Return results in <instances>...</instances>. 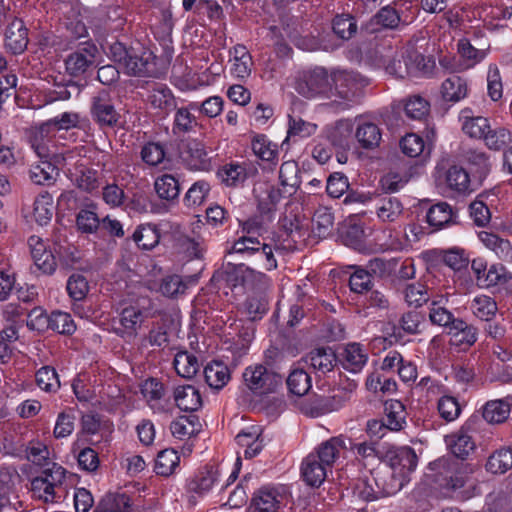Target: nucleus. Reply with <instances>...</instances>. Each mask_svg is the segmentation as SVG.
Returning <instances> with one entry per match:
<instances>
[{
  "instance_id": "f257e3e1",
  "label": "nucleus",
  "mask_w": 512,
  "mask_h": 512,
  "mask_svg": "<svg viewBox=\"0 0 512 512\" xmlns=\"http://www.w3.org/2000/svg\"><path fill=\"white\" fill-rule=\"evenodd\" d=\"M438 469L447 473L440 484L448 497L465 500L473 495L476 480L473 477L475 467L469 463L455 461L451 458H440L433 463Z\"/></svg>"
},
{
  "instance_id": "f03ea898",
  "label": "nucleus",
  "mask_w": 512,
  "mask_h": 512,
  "mask_svg": "<svg viewBox=\"0 0 512 512\" xmlns=\"http://www.w3.org/2000/svg\"><path fill=\"white\" fill-rule=\"evenodd\" d=\"M387 462L392 471L393 483L387 488L388 494L402 489L408 476L417 466V455L411 447H399L387 453Z\"/></svg>"
},
{
  "instance_id": "7ed1b4c3",
  "label": "nucleus",
  "mask_w": 512,
  "mask_h": 512,
  "mask_svg": "<svg viewBox=\"0 0 512 512\" xmlns=\"http://www.w3.org/2000/svg\"><path fill=\"white\" fill-rule=\"evenodd\" d=\"M244 384L255 396L276 393L282 388L281 375L262 364L248 366L243 373Z\"/></svg>"
},
{
  "instance_id": "20e7f679",
  "label": "nucleus",
  "mask_w": 512,
  "mask_h": 512,
  "mask_svg": "<svg viewBox=\"0 0 512 512\" xmlns=\"http://www.w3.org/2000/svg\"><path fill=\"white\" fill-rule=\"evenodd\" d=\"M179 159L189 170L209 171L211 169V157L206 145L195 138H190L180 143Z\"/></svg>"
},
{
  "instance_id": "39448f33",
  "label": "nucleus",
  "mask_w": 512,
  "mask_h": 512,
  "mask_svg": "<svg viewBox=\"0 0 512 512\" xmlns=\"http://www.w3.org/2000/svg\"><path fill=\"white\" fill-rule=\"evenodd\" d=\"M332 92L329 95H335L341 99L351 101L368 85V79L359 73L347 70H336L331 75Z\"/></svg>"
},
{
  "instance_id": "423d86ee",
  "label": "nucleus",
  "mask_w": 512,
  "mask_h": 512,
  "mask_svg": "<svg viewBox=\"0 0 512 512\" xmlns=\"http://www.w3.org/2000/svg\"><path fill=\"white\" fill-rule=\"evenodd\" d=\"M295 89L307 98L319 94L329 95V92H332L327 71L323 68L302 72L296 80Z\"/></svg>"
},
{
  "instance_id": "0eeeda50",
  "label": "nucleus",
  "mask_w": 512,
  "mask_h": 512,
  "mask_svg": "<svg viewBox=\"0 0 512 512\" xmlns=\"http://www.w3.org/2000/svg\"><path fill=\"white\" fill-rule=\"evenodd\" d=\"M97 53L98 49L95 44L82 43L66 57V71L71 76L84 74L95 63Z\"/></svg>"
},
{
  "instance_id": "6e6552de",
  "label": "nucleus",
  "mask_w": 512,
  "mask_h": 512,
  "mask_svg": "<svg viewBox=\"0 0 512 512\" xmlns=\"http://www.w3.org/2000/svg\"><path fill=\"white\" fill-rule=\"evenodd\" d=\"M91 114L93 119L102 127L115 126L120 118L110 94L102 90L92 98Z\"/></svg>"
},
{
  "instance_id": "1a4fd4ad",
  "label": "nucleus",
  "mask_w": 512,
  "mask_h": 512,
  "mask_svg": "<svg viewBox=\"0 0 512 512\" xmlns=\"http://www.w3.org/2000/svg\"><path fill=\"white\" fill-rule=\"evenodd\" d=\"M425 68V57L416 52L410 51L401 58H394L386 65V72L396 78H405L414 75Z\"/></svg>"
},
{
  "instance_id": "9d476101",
  "label": "nucleus",
  "mask_w": 512,
  "mask_h": 512,
  "mask_svg": "<svg viewBox=\"0 0 512 512\" xmlns=\"http://www.w3.org/2000/svg\"><path fill=\"white\" fill-rule=\"evenodd\" d=\"M287 498L284 488L264 486L254 494L252 505L258 512H277Z\"/></svg>"
},
{
  "instance_id": "9b49d317",
  "label": "nucleus",
  "mask_w": 512,
  "mask_h": 512,
  "mask_svg": "<svg viewBox=\"0 0 512 512\" xmlns=\"http://www.w3.org/2000/svg\"><path fill=\"white\" fill-rule=\"evenodd\" d=\"M121 69L132 76H151L155 72V57L150 51L133 49Z\"/></svg>"
},
{
  "instance_id": "f8f14e48",
  "label": "nucleus",
  "mask_w": 512,
  "mask_h": 512,
  "mask_svg": "<svg viewBox=\"0 0 512 512\" xmlns=\"http://www.w3.org/2000/svg\"><path fill=\"white\" fill-rule=\"evenodd\" d=\"M448 334L450 335V344L462 350L473 346L478 338L477 328L460 318L453 322Z\"/></svg>"
},
{
  "instance_id": "ddd939ff",
  "label": "nucleus",
  "mask_w": 512,
  "mask_h": 512,
  "mask_svg": "<svg viewBox=\"0 0 512 512\" xmlns=\"http://www.w3.org/2000/svg\"><path fill=\"white\" fill-rule=\"evenodd\" d=\"M368 361V352L359 343H348L340 353L343 368L352 373L360 372Z\"/></svg>"
},
{
  "instance_id": "4468645a",
  "label": "nucleus",
  "mask_w": 512,
  "mask_h": 512,
  "mask_svg": "<svg viewBox=\"0 0 512 512\" xmlns=\"http://www.w3.org/2000/svg\"><path fill=\"white\" fill-rule=\"evenodd\" d=\"M145 320L143 309L136 305H129L122 309L119 315L121 327L118 333L121 336L135 337Z\"/></svg>"
},
{
  "instance_id": "2eb2a0df",
  "label": "nucleus",
  "mask_w": 512,
  "mask_h": 512,
  "mask_svg": "<svg viewBox=\"0 0 512 512\" xmlns=\"http://www.w3.org/2000/svg\"><path fill=\"white\" fill-rule=\"evenodd\" d=\"M56 131L50 120L40 124L32 130L30 136L31 147L41 159L50 157L49 142L54 137Z\"/></svg>"
},
{
  "instance_id": "dca6fc26",
  "label": "nucleus",
  "mask_w": 512,
  "mask_h": 512,
  "mask_svg": "<svg viewBox=\"0 0 512 512\" xmlns=\"http://www.w3.org/2000/svg\"><path fill=\"white\" fill-rule=\"evenodd\" d=\"M459 119L462 122V131L472 139L482 140L490 127L488 118L475 116L470 108L461 110Z\"/></svg>"
},
{
  "instance_id": "f3484780",
  "label": "nucleus",
  "mask_w": 512,
  "mask_h": 512,
  "mask_svg": "<svg viewBox=\"0 0 512 512\" xmlns=\"http://www.w3.org/2000/svg\"><path fill=\"white\" fill-rule=\"evenodd\" d=\"M331 467L324 465L321 460L311 453L303 460L301 473L304 481L313 487H319L327 477V472Z\"/></svg>"
},
{
  "instance_id": "a211bd4d",
  "label": "nucleus",
  "mask_w": 512,
  "mask_h": 512,
  "mask_svg": "<svg viewBox=\"0 0 512 512\" xmlns=\"http://www.w3.org/2000/svg\"><path fill=\"white\" fill-rule=\"evenodd\" d=\"M5 45L14 54L22 53L28 45V31L24 22L14 19L6 30Z\"/></svg>"
},
{
  "instance_id": "6ab92c4d",
  "label": "nucleus",
  "mask_w": 512,
  "mask_h": 512,
  "mask_svg": "<svg viewBox=\"0 0 512 512\" xmlns=\"http://www.w3.org/2000/svg\"><path fill=\"white\" fill-rule=\"evenodd\" d=\"M479 240L489 250H491L499 259L512 262V244L506 238L500 237L498 234L481 231L478 234Z\"/></svg>"
},
{
  "instance_id": "aec40b11",
  "label": "nucleus",
  "mask_w": 512,
  "mask_h": 512,
  "mask_svg": "<svg viewBox=\"0 0 512 512\" xmlns=\"http://www.w3.org/2000/svg\"><path fill=\"white\" fill-rule=\"evenodd\" d=\"M445 443L457 458L465 459L475 449V442L463 427L445 436Z\"/></svg>"
},
{
  "instance_id": "412c9836",
  "label": "nucleus",
  "mask_w": 512,
  "mask_h": 512,
  "mask_svg": "<svg viewBox=\"0 0 512 512\" xmlns=\"http://www.w3.org/2000/svg\"><path fill=\"white\" fill-rule=\"evenodd\" d=\"M345 448L344 437L336 436L322 442L311 454L316 456L317 460H321L324 465L332 467Z\"/></svg>"
},
{
  "instance_id": "4be33fe9",
  "label": "nucleus",
  "mask_w": 512,
  "mask_h": 512,
  "mask_svg": "<svg viewBox=\"0 0 512 512\" xmlns=\"http://www.w3.org/2000/svg\"><path fill=\"white\" fill-rule=\"evenodd\" d=\"M303 360L315 371L325 374L333 369L336 363V355L332 348L320 347L312 350Z\"/></svg>"
},
{
  "instance_id": "5701e85b",
  "label": "nucleus",
  "mask_w": 512,
  "mask_h": 512,
  "mask_svg": "<svg viewBox=\"0 0 512 512\" xmlns=\"http://www.w3.org/2000/svg\"><path fill=\"white\" fill-rule=\"evenodd\" d=\"M48 159L49 158H40L39 162L30 166L29 178L34 184L50 186L56 181V178L59 175L58 169L56 168V165Z\"/></svg>"
},
{
  "instance_id": "b1692460",
  "label": "nucleus",
  "mask_w": 512,
  "mask_h": 512,
  "mask_svg": "<svg viewBox=\"0 0 512 512\" xmlns=\"http://www.w3.org/2000/svg\"><path fill=\"white\" fill-rule=\"evenodd\" d=\"M174 400L183 411H196L202 406L199 391L192 385L178 386L174 390Z\"/></svg>"
},
{
  "instance_id": "393cba45",
  "label": "nucleus",
  "mask_w": 512,
  "mask_h": 512,
  "mask_svg": "<svg viewBox=\"0 0 512 512\" xmlns=\"http://www.w3.org/2000/svg\"><path fill=\"white\" fill-rule=\"evenodd\" d=\"M384 413L383 421L386 422L390 431H400L406 425L405 406L401 401L395 399L387 400L384 403Z\"/></svg>"
},
{
  "instance_id": "a878e982",
  "label": "nucleus",
  "mask_w": 512,
  "mask_h": 512,
  "mask_svg": "<svg viewBox=\"0 0 512 512\" xmlns=\"http://www.w3.org/2000/svg\"><path fill=\"white\" fill-rule=\"evenodd\" d=\"M426 218L430 226L439 230L454 223L456 214L448 203L439 202L429 208Z\"/></svg>"
},
{
  "instance_id": "bb28decb",
  "label": "nucleus",
  "mask_w": 512,
  "mask_h": 512,
  "mask_svg": "<svg viewBox=\"0 0 512 512\" xmlns=\"http://www.w3.org/2000/svg\"><path fill=\"white\" fill-rule=\"evenodd\" d=\"M350 399V393L339 390L333 396L327 398H318L310 410L312 417H317L342 408Z\"/></svg>"
},
{
  "instance_id": "cd10ccee",
  "label": "nucleus",
  "mask_w": 512,
  "mask_h": 512,
  "mask_svg": "<svg viewBox=\"0 0 512 512\" xmlns=\"http://www.w3.org/2000/svg\"><path fill=\"white\" fill-rule=\"evenodd\" d=\"M148 102L154 109L164 113H168L176 107V101L171 90L163 84H156L150 90Z\"/></svg>"
},
{
  "instance_id": "c85d7f7f",
  "label": "nucleus",
  "mask_w": 512,
  "mask_h": 512,
  "mask_svg": "<svg viewBox=\"0 0 512 512\" xmlns=\"http://www.w3.org/2000/svg\"><path fill=\"white\" fill-rule=\"evenodd\" d=\"M206 383L213 389H222L230 380V371L227 365L220 361H213L204 368Z\"/></svg>"
},
{
  "instance_id": "c756f323",
  "label": "nucleus",
  "mask_w": 512,
  "mask_h": 512,
  "mask_svg": "<svg viewBox=\"0 0 512 512\" xmlns=\"http://www.w3.org/2000/svg\"><path fill=\"white\" fill-rule=\"evenodd\" d=\"M220 471L215 467H206L199 471L193 479L190 480L188 487L189 490L197 494L207 493L212 489L218 477Z\"/></svg>"
},
{
  "instance_id": "7c9ffc66",
  "label": "nucleus",
  "mask_w": 512,
  "mask_h": 512,
  "mask_svg": "<svg viewBox=\"0 0 512 512\" xmlns=\"http://www.w3.org/2000/svg\"><path fill=\"white\" fill-rule=\"evenodd\" d=\"M441 93L445 101L458 102L467 96V83L460 76L451 75L442 83Z\"/></svg>"
},
{
  "instance_id": "2f4dec72",
  "label": "nucleus",
  "mask_w": 512,
  "mask_h": 512,
  "mask_svg": "<svg viewBox=\"0 0 512 512\" xmlns=\"http://www.w3.org/2000/svg\"><path fill=\"white\" fill-rule=\"evenodd\" d=\"M233 56V65L231 72L238 78H246L251 73L252 68V57L244 45H236L231 51Z\"/></svg>"
},
{
  "instance_id": "473e14b6",
  "label": "nucleus",
  "mask_w": 512,
  "mask_h": 512,
  "mask_svg": "<svg viewBox=\"0 0 512 512\" xmlns=\"http://www.w3.org/2000/svg\"><path fill=\"white\" fill-rule=\"evenodd\" d=\"M140 390L142 396L144 397L150 408H152L155 411L162 410L160 401L165 395V388L164 385L158 379H146L141 384Z\"/></svg>"
},
{
  "instance_id": "72a5a7b5",
  "label": "nucleus",
  "mask_w": 512,
  "mask_h": 512,
  "mask_svg": "<svg viewBox=\"0 0 512 512\" xmlns=\"http://www.w3.org/2000/svg\"><path fill=\"white\" fill-rule=\"evenodd\" d=\"M511 411L509 402L503 399L488 401L483 407V418L491 424L505 422Z\"/></svg>"
},
{
  "instance_id": "f704fd0d",
  "label": "nucleus",
  "mask_w": 512,
  "mask_h": 512,
  "mask_svg": "<svg viewBox=\"0 0 512 512\" xmlns=\"http://www.w3.org/2000/svg\"><path fill=\"white\" fill-rule=\"evenodd\" d=\"M170 430L175 438L184 440L200 431V423L194 415L181 416L171 423Z\"/></svg>"
},
{
  "instance_id": "c9c22d12",
  "label": "nucleus",
  "mask_w": 512,
  "mask_h": 512,
  "mask_svg": "<svg viewBox=\"0 0 512 512\" xmlns=\"http://www.w3.org/2000/svg\"><path fill=\"white\" fill-rule=\"evenodd\" d=\"M400 148L403 154L411 158L428 156L431 151L430 145L425 144L423 138L415 133H409L402 137Z\"/></svg>"
},
{
  "instance_id": "e433bc0d",
  "label": "nucleus",
  "mask_w": 512,
  "mask_h": 512,
  "mask_svg": "<svg viewBox=\"0 0 512 512\" xmlns=\"http://www.w3.org/2000/svg\"><path fill=\"white\" fill-rule=\"evenodd\" d=\"M94 512H131V500L125 493L107 494Z\"/></svg>"
},
{
  "instance_id": "4c0bfd02",
  "label": "nucleus",
  "mask_w": 512,
  "mask_h": 512,
  "mask_svg": "<svg viewBox=\"0 0 512 512\" xmlns=\"http://www.w3.org/2000/svg\"><path fill=\"white\" fill-rule=\"evenodd\" d=\"M485 468L493 474H503L512 468V448H501L487 459Z\"/></svg>"
},
{
  "instance_id": "58836bf2",
  "label": "nucleus",
  "mask_w": 512,
  "mask_h": 512,
  "mask_svg": "<svg viewBox=\"0 0 512 512\" xmlns=\"http://www.w3.org/2000/svg\"><path fill=\"white\" fill-rule=\"evenodd\" d=\"M482 141L489 150L500 151L512 143V133L505 127L490 126Z\"/></svg>"
},
{
  "instance_id": "ea45409f",
  "label": "nucleus",
  "mask_w": 512,
  "mask_h": 512,
  "mask_svg": "<svg viewBox=\"0 0 512 512\" xmlns=\"http://www.w3.org/2000/svg\"><path fill=\"white\" fill-rule=\"evenodd\" d=\"M173 364L177 374L187 379L195 376L200 369L197 357L187 351L178 352Z\"/></svg>"
},
{
  "instance_id": "a19ab883",
  "label": "nucleus",
  "mask_w": 512,
  "mask_h": 512,
  "mask_svg": "<svg viewBox=\"0 0 512 512\" xmlns=\"http://www.w3.org/2000/svg\"><path fill=\"white\" fill-rule=\"evenodd\" d=\"M355 137L363 148L371 149L379 145L381 132L375 123L361 122L356 129Z\"/></svg>"
},
{
  "instance_id": "79ce46f5",
  "label": "nucleus",
  "mask_w": 512,
  "mask_h": 512,
  "mask_svg": "<svg viewBox=\"0 0 512 512\" xmlns=\"http://www.w3.org/2000/svg\"><path fill=\"white\" fill-rule=\"evenodd\" d=\"M333 223L334 215L330 208L320 206L315 210L312 218V228L318 237H327L332 230Z\"/></svg>"
},
{
  "instance_id": "37998d69",
  "label": "nucleus",
  "mask_w": 512,
  "mask_h": 512,
  "mask_svg": "<svg viewBox=\"0 0 512 512\" xmlns=\"http://www.w3.org/2000/svg\"><path fill=\"white\" fill-rule=\"evenodd\" d=\"M54 205L53 197L48 192H42L35 199L34 202V218L35 221L40 225L48 224L53 216Z\"/></svg>"
},
{
  "instance_id": "c03bdc74",
  "label": "nucleus",
  "mask_w": 512,
  "mask_h": 512,
  "mask_svg": "<svg viewBox=\"0 0 512 512\" xmlns=\"http://www.w3.org/2000/svg\"><path fill=\"white\" fill-rule=\"evenodd\" d=\"M300 169L297 162L293 160L285 161L282 163L279 170L280 184L284 188L289 189V193H294L300 186Z\"/></svg>"
},
{
  "instance_id": "a18cd8bd",
  "label": "nucleus",
  "mask_w": 512,
  "mask_h": 512,
  "mask_svg": "<svg viewBox=\"0 0 512 512\" xmlns=\"http://www.w3.org/2000/svg\"><path fill=\"white\" fill-rule=\"evenodd\" d=\"M448 187L458 193H466L470 190V177L461 166L453 165L446 172Z\"/></svg>"
},
{
  "instance_id": "49530a36",
  "label": "nucleus",
  "mask_w": 512,
  "mask_h": 512,
  "mask_svg": "<svg viewBox=\"0 0 512 512\" xmlns=\"http://www.w3.org/2000/svg\"><path fill=\"white\" fill-rule=\"evenodd\" d=\"M154 188L161 199L168 201L176 199L180 193L178 180L170 174H163L156 178Z\"/></svg>"
},
{
  "instance_id": "de8ad7c7",
  "label": "nucleus",
  "mask_w": 512,
  "mask_h": 512,
  "mask_svg": "<svg viewBox=\"0 0 512 512\" xmlns=\"http://www.w3.org/2000/svg\"><path fill=\"white\" fill-rule=\"evenodd\" d=\"M180 456L173 449H164L157 455L155 471L158 475L170 476L179 466Z\"/></svg>"
},
{
  "instance_id": "09e8293b",
  "label": "nucleus",
  "mask_w": 512,
  "mask_h": 512,
  "mask_svg": "<svg viewBox=\"0 0 512 512\" xmlns=\"http://www.w3.org/2000/svg\"><path fill=\"white\" fill-rule=\"evenodd\" d=\"M133 239L142 249L150 250L159 243L160 234L155 225L146 224L133 233Z\"/></svg>"
},
{
  "instance_id": "8fccbe9b",
  "label": "nucleus",
  "mask_w": 512,
  "mask_h": 512,
  "mask_svg": "<svg viewBox=\"0 0 512 512\" xmlns=\"http://www.w3.org/2000/svg\"><path fill=\"white\" fill-rule=\"evenodd\" d=\"M289 391L296 396L305 395L311 388V378L303 369H294L287 377Z\"/></svg>"
},
{
  "instance_id": "3c124183",
  "label": "nucleus",
  "mask_w": 512,
  "mask_h": 512,
  "mask_svg": "<svg viewBox=\"0 0 512 512\" xmlns=\"http://www.w3.org/2000/svg\"><path fill=\"white\" fill-rule=\"evenodd\" d=\"M402 203L395 197L382 199L377 208V216L383 222H393L402 214Z\"/></svg>"
},
{
  "instance_id": "603ef678",
  "label": "nucleus",
  "mask_w": 512,
  "mask_h": 512,
  "mask_svg": "<svg viewBox=\"0 0 512 512\" xmlns=\"http://www.w3.org/2000/svg\"><path fill=\"white\" fill-rule=\"evenodd\" d=\"M254 154L263 161H274L277 159V145L273 144L264 135H257L252 141Z\"/></svg>"
},
{
  "instance_id": "864d4df0",
  "label": "nucleus",
  "mask_w": 512,
  "mask_h": 512,
  "mask_svg": "<svg viewBox=\"0 0 512 512\" xmlns=\"http://www.w3.org/2000/svg\"><path fill=\"white\" fill-rule=\"evenodd\" d=\"M471 309L477 318L489 321L495 315L497 305L492 298L481 295L474 298Z\"/></svg>"
},
{
  "instance_id": "5fc2aeb1",
  "label": "nucleus",
  "mask_w": 512,
  "mask_h": 512,
  "mask_svg": "<svg viewBox=\"0 0 512 512\" xmlns=\"http://www.w3.org/2000/svg\"><path fill=\"white\" fill-rule=\"evenodd\" d=\"M36 382L46 392H56L60 388L58 374L53 367L43 366L36 372Z\"/></svg>"
},
{
  "instance_id": "6e6d98bb",
  "label": "nucleus",
  "mask_w": 512,
  "mask_h": 512,
  "mask_svg": "<svg viewBox=\"0 0 512 512\" xmlns=\"http://www.w3.org/2000/svg\"><path fill=\"white\" fill-rule=\"evenodd\" d=\"M457 47L467 67H473L486 57V50L474 47L468 39H460Z\"/></svg>"
},
{
  "instance_id": "4d7b16f0",
  "label": "nucleus",
  "mask_w": 512,
  "mask_h": 512,
  "mask_svg": "<svg viewBox=\"0 0 512 512\" xmlns=\"http://www.w3.org/2000/svg\"><path fill=\"white\" fill-rule=\"evenodd\" d=\"M67 292L74 301H82L89 292V283L85 276L81 274H72L67 281Z\"/></svg>"
},
{
  "instance_id": "13d9d810",
  "label": "nucleus",
  "mask_w": 512,
  "mask_h": 512,
  "mask_svg": "<svg viewBox=\"0 0 512 512\" xmlns=\"http://www.w3.org/2000/svg\"><path fill=\"white\" fill-rule=\"evenodd\" d=\"M316 129H317L316 124L304 121L300 117H290L288 131H287V137L284 140L283 144L285 142H287L292 137H300V138L309 137L315 133Z\"/></svg>"
},
{
  "instance_id": "bf43d9fd",
  "label": "nucleus",
  "mask_w": 512,
  "mask_h": 512,
  "mask_svg": "<svg viewBox=\"0 0 512 512\" xmlns=\"http://www.w3.org/2000/svg\"><path fill=\"white\" fill-rule=\"evenodd\" d=\"M512 279V274L502 264L492 265L481 281L482 287L503 285Z\"/></svg>"
},
{
  "instance_id": "052dcab7",
  "label": "nucleus",
  "mask_w": 512,
  "mask_h": 512,
  "mask_svg": "<svg viewBox=\"0 0 512 512\" xmlns=\"http://www.w3.org/2000/svg\"><path fill=\"white\" fill-rule=\"evenodd\" d=\"M429 319L432 324L446 327L449 330L458 318H455L440 302L433 301L429 308Z\"/></svg>"
},
{
  "instance_id": "680f3d73",
  "label": "nucleus",
  "mask_w": 512,
  "mask_h": 512,
  "mask_svg": "<svg viewBox=\"0 0 512 512\" xmlns=\"http://www.w3.org/2000/svg\"><path fill=\"white\" fill-rule=\"evenodd\" d=\"M404 110L407 117L423 120L429 113L430 104L421 96H412L407 100Z\"/></svg>"
},
{
  "instance_id": "e2e57ef3",
  "label": "nucleus",
  "mask_w": 512,
  "mask_h": 512,
  "mask_svg": "<svg viewBox=\"0 0 512 512\" xmlns=\"http://www.w3.org/2000/svg\"><path fill=\"white\" fill-rule=\"evenodd\" d=\"M403 293L404 299L409 306L419 307L429 300L428 290L422 283L408 284Z\"/></svg>"
},
{
  "instance_id": "0e129e2a",
  "label": "nucleus",
  "mask_w": 512,
  "mask_h": 512,
  "mask_svg": "<svg viewBox=\"0 0 512 512\" xmlns=\"http://www.w3.org/2000/svg\"><path fill=\"white\" fill-rule=\"evenodd\" d=\"M31 491L35 497L46 503H53L60 498L59 492L39 476L32 480Z\"/></svg>"
},
{
  "instance_id": "69168bd1",
  "label": "nucleus",
  "mask_w": 512,
  "mask_h": 512,
  "mask_svg": "<svg viewBox=\"0 0 512 512\" xmlns=\"http://www.w3.org/2000/svg\"><path fill=\"white\" fill-rule=\"evenodd\" d=\"M282 199L281 190L275 186H267L258 199V209L262 214H269L276 209Z\"/></svg>"
},
{
  "instance_id": "338daca9",
  "label": "nucleus",
  "mask_w": 512,
  "mask_h": 512,
  "mask_svg": "<svg viewBox=\"0 0 512 512\" xmlns=\"http://www.w3.org/2000/svg\"><path fill=\"white\" fill-rule=\"evenodd\" d=\"M48 326L61 334H72L76 328L70 314L62 311L52 312Z\"/></svg>"
},
{
  "instance_id": "774afa93",
  "label": "nucleus",
  "mask_w": 512,
  "mask_h": 512,
  "mask_svg": "<svg viewBox=\"0 0 512 512\" xmlns=\"http://www.w3.org/2000/svg\"><path fill=\"white\" fill-rule=\"evenodd\" d=\"M210 191V185L200 180L195 182L187 191L184 197V203L188 207L201 205Z\"/></svg>"
}]
</instances>
